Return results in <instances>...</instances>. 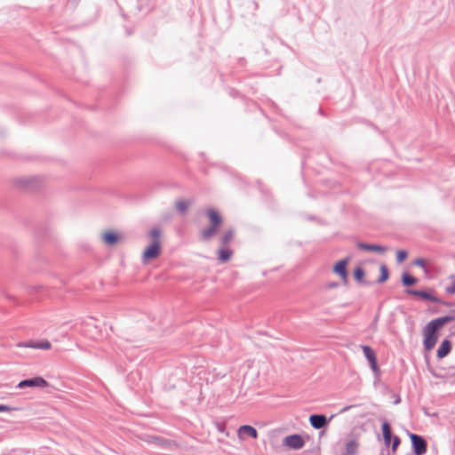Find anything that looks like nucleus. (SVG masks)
<instances>
[{
	"instance_id": "1",
	"label": "nucleus",
	"mask_w": 455,
	"mask_h": 455,
	"mask_svg": "<svg viewBox=\"0 0 455 455\" xmlns=\"http://www.w3.org/2000/svg\"><path fill=\"white\" fill-rule=\"evenodd\" d=\"M455 319L453 315H444L442 317L435 318L431 320L423 328V347L424 350L428 352L432 350L439 338L438 330L444 324L452 322Z\"/></svg>"
},
{
	"instance_id": "2",
	"label": "nucleus",
	"mask_w": 455,
	"mask_h": 455,
	"mask_svg": "<svg viewBox=\"0 0 455 455\" xmlns=\"http://www.w3.org/2000/svg\"><path fill=\"white\" fill-rule=\"evenodd\" d=\"M411 443V449L414 455H424L427 451V441L419 435L409 434Z\"/></svg>"
},
{
	"instance_id": "3",
	"label": "nucleus",
	"mask_w": 455,
	"mask_h": 455,
	"mask_svg": "<svg viewBox=\"0 0 455 455\" xmlns=\"http://www.w3.org/2000/svg\"><path fill=\"white\" fill-rule=\"evenodd\" d=\"M350 260L349 257H347L345 259H342L339 260L334 266H333V272L338 275L343 283V284L347 285L348 283V272L347 269V264Z\"/></svg>"
},
{
	"instance_id": "4",
	"label": "nucleus",
	"mask_w": 455,
	"mask_h": 455,
	"mask_svg": "<svg viewBox=\"0 0 455 455\" xmlns=\"http://www.w3.org/2000/svg\"><path fill=\"white\" fill-rule=\"evenodd\" d=\"M405 292L410 295L417 296L421 298L424 300L435 302V303H441L443 305H445L446 307H451V304L449 302L442 301L438 297L431 294L430 292L427 291H419V290H413V289H406Z\"/></svg>"
},
{
	"instance_id": "5",
	"label": "nucleus",
	"mask_w": 455,
	"mask_h": 455,
	"mask_svg": "<svg viewBox=\"0 0 455 455\" xmlns=\"http://www.w3.org/2000/svg\"><path fill=\"white\" fill-rule=\"evenodd\" d=\"M48 386L49 383L44 378L38 376L20 381L16 387L23 389L26 387H46Z\"/></svg>"
},
{
	"instance_id": "6",
	"label": "nucleus",
	"mask_w": 455,
	"mask_h": 455,
	"mask_svg": "<svg viewBox=\"0 0 455 455\" xmlns=\"http://www.w3.org/2000/svg\"><path fill=\"white\" fill-rule=\"evenodd\" d=\"M304 439L300 435L293 434L283 439V446L291 450H299L304 446Z\"/></svg>"
},
{
	"instance_id": "7",
	"label": "nucleus",
	"mask_w": 455,
	"mask_h": 455,
	"mask_svg": "<svg viewBox=\"0 0 455 455\" xmlns=\"http://www.w3.org/2000/svg\"><path fill=\"white\" fill-rule=\"evenodd\" d=\"M161 252V243L160 241H153L152 243L148 246L142 254V259L144 262L154 259L159 256Z\"/></svg>"
},
{
	"instance_id": "8",
	"label": "nucleus",
	"mask_w": 455,
	"mask_h": 455,
	"mask_svg": "<svg viewBox=\"0 0 455 455\" xmlns=\"http://www.w3.org/2000/svg\"><path fill=\"white\" fill-rule=\"evenodd\" d=\"M40 181H41L40 177L34 176V177H27V178L19 179L16 181V183L18 186L22 187V188H29L36 189L38 188L37 183H39Z\"/></svg>"
},
{
	"instance_id": "9",
	"label": "nucleus",
	"mask_w": 455,
	"mask_h": 455,
	"mask_svg": "<svg viewBox=\"0 0 455 455\" xmlns=\"http://www.w3.org/2000/svg\"><path fill=\"white\" fill-rule=\"evenodd\" d=\"M17 346L20 347H31L37 349H49L52 347L48 340L20 342Z\"/></svg>"
},
{
	"instance_id": "10",
	"label": "nucleus",
	"mask_w": 455,
	"mask_h": 455,
	"mask_svg": "<svg viewBox=\"0 0 455 455\" xmlns=\"http://www.w3.org/2000/svg\"><path fill=\"white\" fill-rule=\"evenodd\" d=\"M451 351V342L448 339H444L436 352V356L438 359H443L447 356Z\"/></svg>"
},
{
	"instance_id": "11",
	"label": "nucleus",
	"mask_w": 455,
	"mask_h": 455,
	"mask_svg": "<svg viewBox=\"0 0 455 455\" xmlns=\"http://www.w3.org/2000/svg\"><path fill=\"white\" fill-rule=\"evenodd\" d=\"M238 436L240 439H243V435H246L253 439L258 438V431L255 427L250 425H243L238 428Z\"/></svg>"
},
{
	"instance_id": "12",
	"label": "nucleus",
	"mask_w": 455,
	"mask_h": 455,
	"mask_svg": "<svg viewBox=\"0 0 455 455\" xmlns=\"http://www.w3.org/2000/svg\"><path fill=\"white\" fill-rule=\"evenodd\" d=\"M381 430L384 443L387 447H388L391 443L394 435H392L391 426L386 419H384L381 424Z\"/></svg>"
},
{
	"instance_id": "13",
	"label": "nucleus",
	"mask_w": 455,
	"mask_h": 455,
	"mask_svg": "<svg viewBox=\"0 0 455 455\" xmlns=\"http://www.w3.org/2000/svg\"><path fill=\"white\" fill-rule=\"evenodd\" d=\"M336 416V414H331L329 418H327L323 414H315V429H322L328 425V423Z\"/></svg>"
},
{
	"instance_id": "14",
	"label": "nucleus",
	"mask_w": 455,
	"mask_h": 455,
	"mask_svg": "<svg viewBox=\"0 0 455 455\" xmlns=\"http://www.w3.org/2000/svg\"><path fill=\"white\" fill-rule=\"evenodd\" d=\"M206 215L210 220L211 225L215 227H220L222 223V218L220 214L214 209H208L206 211Z\"/></svg>"
},
{
	"instance_id": "15",
	"label": "nucleus",
	"mask_w": 455,
	"mask_h": 455,
	"mask_svg": "<svg viewBox=\"0 0 455 455\" xmlns=\"http://www.w3.org/2000/svg\"><path fill=\"white\" fill-rule=\"evenodd\" d=\"M356 245L359 249L364 250V251H376V252H379V253L386 251V247L379 245V244H371V243H363V242H358L356 243Z\"/></svg>"
},
{
	"instance_id": "16",
	"label": "nucleus",
	"mask_w": 455,
	"mask_h": 455,
	"mask_svg": "<svg viewBox=\"0 0 455 455\" xmlns=\"http://www.w3.org/2000/svg\"><path fill=\"white\" fill-rule=\"evenodd\" d=\"M102 238L106 244L114 245L119 241L120 235L114 231H107L103 234Z\"/></svg>"
},
{
	"instance_id": "17",
	"label": "nucleus",
	"mask_w": 455,
	"mask_h": 455,
	"mask_svg": "<svg viewBox=\"0 0 455 455\" xmlns=\"http://www.w3.org/2000/svg\"><path fill=\"white\" fill-rule=\"evenodd\" d=\"M218 227L210 225L208 228L203 229L200 233L201 239L203 241L211 240L217 233Z\"/></svg>"
},
{
	"instance_id": "18",
	"label": "nucleus",
	"mask_w": 455,
	"mask_h": 455,
	"mask_svg": "<svg viewBox=\"0 0 455 455\" xmlns=\"http://www.w3.org/2000/svg\"><path fill=\"white\" fill-rule=\"evenodd\" d=\"M219 253V260L222 263L228 261L233 254V251L226 248V246H222L218 251Z\"/></svg>"
},
{
	"instance_id": "19",
	"label": "nucleus",
	"mask_w": 455,
	"mask_h": 455,
	"mask_svg": "<svg viewBox=\"0 0 455 455\" xmlns=\"http://www.w3.org/2000/svg\"><path fill=\"white\" fill-rule=\"evenodd\" d=\"M401 282L403 286L409 287L415 284L418 282V279L407 272H403L401 276Z\"/></svg>"
},
{
	"instance_id": "20",
	"label": "nucleus",
	"mask_w": 455,
	"mask_h": 455,
	"mask_svg": "<svg viewBox=\"0 0 455 455\" xmlns=\"http://www.w3.org/2000/svg\"><path fill=\"white\" fill-rule=\"evenodd\" d=\"M235 236V231L233 228H229L224 232L220 237V243L222 246H227L229 242L233 240Z\"/></svg>"
},
{
	"instance_id": "21",
	"label": "nucleus",
	"mask_w": 455,
	"mask_h": 455,
	"mask_svg": "<svg viewBox=\"0 0 455 455\" xmlns=\"http://www.w3.org/2000/svg\"><path fill=\"white\" fill-rule=\"evenodd\" d=\"M358 452V443L355 440H350L346 444L347 455H356Z\"/></svg>"
},
{
	"instance_id": "22",
	"label": "nucleus",
	"mask_w": 455,
	"mask_h": 455,
	"mask_svg": "<svg viewBox=\"0 0 455 455\" xmlns=\"http://www.w3.org/2000/svg\"><path fill=\"white\" fill-rule=\"evenodd\" d=\"M380 275L377 279L378 283H385L389 277V271L385 264H381L379 267Z\"/></svg>"
},
{
	"instance_id": "23",
	"label": "nucleus",
	"mask_w": 455,
	"mask_h": 455,
	"mask_svg": "<svg viewBox=\"0 0 455 455\" xmlns=\"http://www.w3.org/2000/svg\"><path fill=\"white\" fill-rule=\"evenodd\" d=\"M363 355L365 358L368 360V362L372 361L377 358L376 354L374 350L368 345H362L361 346Z\"/></svg>"
},
{
	"instance_id": "24",
	"label": "nucleus",
	"mask_w": 455,
	"mask_h": 455,
	"mask_svg": "<svg viewBox=\"0 0 455 455\" xmlns=\"http://www.w3.org/2000/svg\"><path fill=\"white\" fill-rule=\"evenodd\" d=\"M189 205L190 203L184 200H179L175 203L176 209L181 215H185L187 213Z\"/></svg>"
},
{
	"instance_id": "25",
	"label": "nucleus",
	"mask_w": 455,
	"mask_h": 455,
	"mask_svg": "<svg viewBox=\"0 0 455 455\" xmlns=\"http://www.w3.org/2000/svg\"><path fill=\"white\" fill-rule=\"evenodd\" d=\"M364 270L361 267H357L354 269V277L358 283H363Z\"/></svg>"
},
{
	"instance_id": "26",
	"label": "nucleus",
	"mask_w": 455,
	"mask_h": 455,
	"mask_svg": "<svg viewBox=\"0 0 455 455\" xmlns=\"http://www.w3.org/2000/svg\"><path fill=\"white\" fill-rule=\"evenodd\" d=\"M149 235L153 238V241H160L161 229L157 227L152 228L149 232Z\"/></svg>"
},
{
	"instance_id": "27",
	"label": "nucleus",
	"mask_w": 455,
	"mask_h": 455,
	"mask_svg": "<svg viewBox=\"0 0 455 455\" xmlns=\"http://www.w3.org/2000/svg\"><path fill=\"white\" fill-rule=\"evenodd\" d=\"M408 256V252L404 250H399L396 252V260L398 263H402L406 259Z\"/></svg>"
},
{
	"instance_id": "28",
	"label": "nucleus",
	"mask_w": 455,
	"mask_h": 455,
	"mask_svg": "<svg viewBox=\"0 0 455 455\" xmlns=\"http://www.w3.org/2000/svg\"><path fill=\"white\" fill-rule=\"evenodd\" d=\"M413 264H414L415 266H418V267H422V268L424 269V271H425L426 273H427V268L426 261H425V259H422V258H418V259H416L413 261Z\"/></svg>"
},
{
	"instance_id": "29",
	"label": "nucleus",
	"mask_w": 455,
	"mask_h": 455,
	"mask_svg": "<svg viewBox=\"0 0 455 455\" xmlns=\"http://www.w3.org/2000/svg\"><path fill=\"white\" fill-rule=\"evenodd\" d=\"M391 442H392L391 450L393 452H395L400 443H401V440L397 435H394Z\"/></svg>"
},
{
	"instance_id": "30",
	"label": "nucleus",
	"mask_w": 455,
	"mask_h": 455,
	"mask_svg": "<svg viewBox=\"0 0 455 455\" xmlns=\"http://www.w3.org/2000/svg\"><path fill=\"white\" fill-rule=\"evenodd\" d=\"M445 291L448 294H454L455 293V281L450 285L445 288Z\"/></svg>"
},
{
	"instance_id": "31",
	"label": "nucleus",
	"mask_w": 455,
	"mask_h": 455,
	"mask_svg": "<svg viewBox=\"0 0 455 455\" xmlns=\"http://www.w3.org/2000/svg\"><path fill=\"white\" fill-rule=\"evenodd\" d=\"M15 410L14 408H12L5 404H0V412H8Z\"/></svg>"
},
{
	"instance_id": "32",
	"label": "nucleus",
	"mask_w": 455,
	"mask_h": 455,
	"mask_svg": "<svg viewBox=\"0 0 455 455\" xmlns=\"http://www.w3.org/2000/svg\"><path fill=\"white\" fill-rule=\"evenodd\" d=\"M375 377L376 378H379L380 374H381V371H380V369L379 367V364L377 366H375L374 368L371 369Z\"/></svg>"
},
{
	"instance_id": "33",
	"label": "nucleus",
	"mask_w": 455,
	"mask_h": 455,
	"mask_svg": "<svg viewBox=\"0 0 455 455\" xmlns=\"http://www.w3.org/2000/svg\"><path fill=\"white\" fill-rule=\"evenodd\" d=\"M338 286H339V283L336 282H331L327 284V287L330 289H334V288H337Z\"/></svg>"
},
{
	"instance_id": "34",
	"label": "nucleus",
	"mask_w": 455,
	"mask_h": 455,
	"mask_svg": "<svg viewBox=\"0 0 455 455\" xmlns=\"http://www.w3.org/2000/svg\"><path fill=\"white\" fill-rule=\"evenodd\" d=\"M369 364H370L371 369H372V368H374L375 366H377V365H378L377 358H376V359H374V360H372V361H370V362H369Z\"/></svg>"
},
{
	"instance_id": "35",
	"label": "nucleus",
	"mask_w": 455,
	"mask_h": 455,
	"mask_svg": "<svg viewBox=\"0 0 455 455\" xmlns=\"http://www.w3.org/2000/svg\"><path fill=\"white\" fill-rule=\"evenodd\" d=\"M155 440L161 445H163L164 443H165V440H164L163 438L156 437Z\"/></svg>"
},
{
	"instance_id": "36",
	"label": "nucleus",
	"mask_w": 455,
	"mask_h": 455,
	"mask_svg": "<svg viewBox=\"0 0 455 455\" xmlns=\"http://www.w3.org/2000/svg\"><path fill=\"white\" fill-rule=\"evenodd\" d=\"M352 406H345L344 408H342L339 413H343L347 411H348Z\"/></svg>"
},
{
	"instance_id": "37",
	"label": "nucleus",
	"mask_w": 455,
	"mask_h": 455,
	"mask_svg": "<svg viewBox=\"0 0 455 455\" xmlns=\"http://www.w3.org/2000/svg\"><path fill=\"white\" fill-rule=\"evenodd\" d=\"M308 421L310 425L313 427V413L308 416Z\"/></svg>"
},
{
	"instance_id": "38",
	"label": "nucleus",
	"mask_w": 455,
	"mask_h": 455,
	"mask_svg": "<svg viewBox=\"0 0 455 455\" xmlns=\"http://www.w3.org/2000/svg\"><path fill=\"white\" fill-rule=\"evenodd\" d=\"M325 435V430H321L319 432V438H322Z\"/></svg>"
},
{
	"instance_id": "39",
	"label": "nucleus",
	"mask_w": 455,
	"mask_h": 455,
	"mask_svg": "<svg viewBox=\"0 0 455 455\" xmlns=\"http://www.w3.org/2000/svg\"><path fill=\"white\" fill-rule=\"evenodd\" d=\"M318 113H319L320 115H322V116H324V113H323V108H319V109H318Z\"/></svg>"
},
{
	"instance_id": "40",
	"label": "nucleus",
	"mask_w": 455,
	"mask_h": 455,
	"mask_svg": "<svg viewBox=\"0 0 455 455\" xmlns=\"http://www.w3.org/2000/svg\"><path fill=\"white\" fill-rule=\"evenodd\" d=\"M400 397L398 396L397 398H395V403H400Z\"/></svg>"
},
{
	"instance_id": "41",
	"label": "nucleus",
	"mask_w": 455,
	"mask_h": 455,
	"mask_svg": "<svg viewBox=\"0 0 455 455\" xmlns=\"http://www.w3.org/2000/svg\"><path fill=\"white\" fill-rule=\"evenodd\" d=\"M407 455H411V454H407Z\"/></svg>"
}]
</instances>
